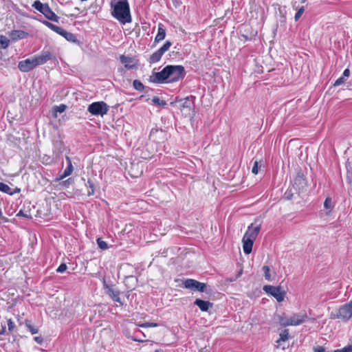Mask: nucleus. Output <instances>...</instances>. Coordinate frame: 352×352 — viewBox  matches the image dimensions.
<instances>
[{"instance_id": "1", "label": "nucleus", "mask_w": 352, "mask_h": 352, "mask_svg": "<svg viewBox=\"0 0 352 352\" xmlns=\"http://www.w3.org/2000/svg\"><path fill=\"white\" fill-rule=\"evenodd\" d=\"M112 16L121 23H131L132 21L128 0H113L111 2Z\"/></svg>"}, {"instance_id": "2", "label": "nucleus", "mask_w": 352, "mask_h": 352, "mask_svg": "<svg viewBox=\"0 0 352 352\" xmlns=\"http://www.w3.org/2000/svg\"><path fill=\"white\" fill-rule=\"evenodd\" d=\"M168 75V82H174L184 78L186 75L185 69L182 65H167Z\"/></svg>"}, {"instance_id": "3", "label": "nucleus", "mask_w": 352, "mask_h": 352, "mask_svg": "<svg viewBox=\"0 0 352 352\" xmlns=\"http://www.w3.org/2000/svg\"><path fill=\"white\" fill-rule=\"evenodd\" d=\"M182 287L195 292H211V289H208L207 285L201 283L192 278H187L182 280Z\"/></svg>"}, {"instance_id": "4", "label": "nucleus", "mask_w": 352, "mask_h": 352, "mask_svg": "<svg viewBox=\"0 0 352 352\" xmlns=\"http://www.w3.org/2000/svg\"><path fill=\"white\" fill-rule=\"evenodd\" d=\"M109 110V105L104 101L94 102L88 106L87 111L93 116L103 117Z\"/></svg>"}, {"instance_id": "5", "label": "nucleus", "mask_w": 352, "mask_h": 352, "mask_svg": "<svg viewBox=\"0 0 352 352\" xmlns=\"http://www.w3.org/2000/svg\"><path fill=\"white\" fill-rule=\"evenodd\" d=\"M263 289L266 294L274 297L278 302H280L284 300L286 293L280 286L275 287L266 285L263 287Z\"/></svg>"}, {"instance_id": "6", "label": "nucleus", "mask_w": 352, "mask_h": 352, "mask_svg": "<svg viewBox=\"0 0 352 352\" xmlns=\"http://www.w3.org/2000/svg\"><path fill=\"white\" fill-rule=\"evenodd\" d=\"M171 45L172 43L170 41H166L159 50L150 56L148 59L149 63L153 64L159 62L164 54L170 49Z\"/></svg>"}, {"instance_id": "7", "label": "nucleus", "mask_w": 352, "mask_h": 352, "mask_svg": "<svg viewBox=\"0 0 352 352\" xmlns=\"http://www.w3.org/2000/svg\"><path fill=\"white\" fill-rule=\"evenodd\" d=\"M352 316V308L351 306L347 303L342 305L337 311L336 314H331L332 318H341L343 320L347 321Z\"/></svg>"}, {"instance_id": "8", "label": "nucleus", "mask_w": 352, "mask_h": 352, "mask_svg": "<svg viewBox=\"0 0 352 352\" xmlns=\"http://www.w3.org/2000/svg\"><path fill=\"white\" fill-rule=\"evenodd\" d=\"M149 80L153 83H164L168 82V75L166 66L164 67L161 72H153V74L149 78Z\"/></svg>"}, {"instance_id": "9", "label": "nucleus", "mask_w": 352, "mask_h": 352, "mask_svg": "<svg viewBox=\"0 0 352 352\" xmlns=\"http://www.w3.org/2000/svg\"><path fill=\"white\" fill-rule=\"evenodd\" d=\"M36 67L35 60L33 57L21 60L18 63V68L21 72H29Z\"/></svg>"}, {"instance_id": "10", "label": "nucleus", "mask_w": 352, "mask_h": 352, "mask_svg": "<svg viewBox=\"0 0 352 352\" xmlns=\"http://www.w3.org/2000/svg\"><path fill=\"white\" fill-rule=\"evenodd\" d=\"M195 100V96H187L185 98L180 99V100H177V98L176 101H178V102H181L180 108H181L182 111V110H185V109H187L188 111H190L192 109V108L193 109V110H192L193 113H192V117H193L195 116V111H194Z\"/></svg>"}, {"instance_id": "11", "label": "nucleus", "mask_w": 352, "mask_h": 352, "mask_svg": "<svg viewBox=\"0 0 352 352\" xmlns=\"http://www.w3.org/2000/svg\"><path fill=\"white\" fill-rule=\"evenodd\" d=\"M293 186L298 190L299 192L305 190L307 186V182L302 173L298 172L294 178Z\"/></svg>"}, {"instance_id": "12", "label": "nucleus", "mask_w": 352, "mask_h": 352, "mask_svg": "<svg viewBox=\"0 0 352 352\" xmlns=\"http://www.w3.org/2000/svg\"><path fill=\"white\" fill-rule=\"evenodd\" d=\"M257 219L255 220L254 223H251L245 233L244 236L255 240L261 230V223L256 224Z\"/></svg>"}, {"instance_id": "13", "label": "nucleus", "mask_w": 352, "mask_h": 352, "mask_svg": "<svg viewBox=\"0 0 352 352\" xmlns=\"http://www.w3.org/2000/svg\"><path fill=\"white\" fill-rule=\"evenodd\" d=\"M53 58L52 54L49 51L43 50L39 55L34 56L36 67L47 63Z\"/></svg>"}, {"instance_id": "14", "label": "nucleus", "mask_w": 352, "mask_h": 352, "mask_svg": "<svg viewBox=\"0 0 352 352\" xmlns=\"http://www.w3.org/2000/svg\"><path fill=\"white\" fill-rule=\"evenodd\" d=\"M104 287L107 289V294L116 302L120 303L121 305L122 302L120 298V292L119 290L113 289V286L108 285L105 281H104Z\"/></svg>"}, {"instance_id": "15", "label": "nucleus", "mask_w": 352, "mask_h": 352, "mask_svg": "<svg viewBox=\"0 0 352 352\" xmlns=\"http://www.w3.org/2000/svg\"><path fill=\"white\" fill-rule=\"evenodd\" d=\"M307 318L306 314H294L289 318V323H286V324H291V326H296L303 323L305 321V319Z\"/></svg>"}, {"instance_id": "16", "label": "nucleus", "mask_w": 352, "mask_h": 352, "mask_svg": "<svg viewBox=\"0 0 352 352\" xmlns=\"http://www.w3.org/2000/svg\"><path fill=\"white\" fill-rule=\"evenodd\" d=\"M254 241L255 240H254L252 239L245 237V236H243V239H242L243 248V252L245 254H249L251 253Z\"/></svg>"}, {"instance_id": "17", "label": "nucleus", "mask_w": 352, "mask_h": 352, "mask_svg": "<svg viewBox=\"0 0 352 352\" xmlns=\"http://www.w3.org/2000/svg\"><path fill=\"white\" fill-rule=\"evenodd\" d=\"M194 304L199 307V308L202 311H207L209 309V308H211L213 306V304L212 302L199 298H197L195 300Z\"/></svg>"}, {"instance_id": "18", "label": "nucleus", "mask_w": 352, "mask_h": 352, "mask_svg": "<svg viewBox=\"0 0 352 352\" xmlns=\"http://www.w3.org/2000/svg\"><path fill=\"white\" fill-rule=\"evenodd\" d=\"M42 14L49 20L58 22L59 17L52 11L49 5L46 6Z\"/></svg>"}, {"instance_id": "19", "label": "nucleus", "mask_w": 352, "mask_h": 352, "mask_svg": "<svg viewBox=\"0 0 352 352\" xmlns=\"http://www.w3.org/2000/svg\"><path fill=\"white\" fill-rule=\"evenodd\" d=\"M65 159L67 162V167L65 169L63 174L59 175V177L57 179L58 180L63 179L65 177L70 175L73 171L74 168L70 157L69 156H66Z\"/></svg>"}, {"instance_id": "20", "label": "nucleus", "mask_w": 352, "mask_h": 352, "mask_svg": "<svg viewBox=\"0 0 352 352\" xmlns=\"http://www.w3.org/2000/svg\"><path fill=\"white\" fill-rule=\"evenodd\" d=\"M28 36V32H26L23 30H12L10 33V36L11 39L13 41L23 39V38H26Z\"/></svg>"}, {"instance_id": "21", "label": "nucleus", "mask_w": 352, "mask_h": 352, "mask_svg": "<svg viewBox=\"0 0 352 352\" xmlns=\"http://www.w3.org/2000/svg\"><path fill=\"white\" fill-rule=\"evenodd\" d=\"M120 59L121 63L124 64V67L126 69H131L135 67L134 60L132 58L125 56L124 55H122L120 56Z\"/></svg>"}, {"instance_id": "22", "label": "nucleus", "mask_w": 352, "mask_h": 352, "mask_svg": "<svg viewBox=\"0 0 352 352\" xmlns=\"http://www.w3.org/2000/svg\"><path fill=\"white\" fill-rule=\"evenodd\" d=\"M166 36V29L164 28V25L159 23L157 34L155 38V43H159L164 39Z\"/></svg>"}, {"instance_id": "23", "label": "nucleus", "mask_w": 352, "mask_h": 352, "mask_svg": "<svg viewBox=\"0 0 352 352\" xmlns=\"http://www.w3.org/2000/svg\"><path fill=\"white\" fill-rule=\"evenodd\" d=\"M59 35H61L63 36L67 41L72 42V43H76L78 42V40L76 38V36L75 34L68 32L63 28L61 29L60 32L58 33Z\"/></svg>"}, {"instance_id": "24", "label": "nucleus", "mask_w": 352, "mask_h": 352, "mask_svg": "<svg viewBox=\"0 0 352 352\" xmlns=\"http://www.w3.org/2000/svg\"><path fill=\"white\" fill-rule=\"evenodd\" d=\"M24 323L27 329L30 331L32 334H36L38 332V328L32 324L31 320H25Z\"/></svg>"}, {"instance_id": "25", "label": "nucleus", "mask_w": 352, "mask_h": 352, "mask_svg": "<svg viewBox=\"0 0 352 352\" xmlns=\"http://www.w3.org/2000/svg\"><path fill=\"white\" fill-rule=\"evenodd\" d=\"M47 5V3H43L38 0L34 2V3L32 4V7L38 12H40L41 13H42Z\"/></svg>"}, {"instance_id": "26", "label": "nucleus", "mask_w": 352, "mask_h": 352, "mask_svg": "<svg viewBox=\"0 0 352 352\" xmlns=\"http://www.w3.org/2000/svg\"><path fill=\"white\" fill-rule=\"evenodd\" d=\"M85 186L89 188L87 192V195L89 197L94 195L95 193V185L93 181L90 179H88L87 182L86 183Z\"/></svg>"}, {"instance_id": "27", "label": "nucleus", "mask_w": 352, "mask_h": 352, "mask_svg": "<svg viewBox=\"0 0 352 352\" xmlns=\"http://www.w3.org/2000/svg\"><path fill=\"white\" fill-rule=\"evenodd\" d=\"M280 338L276 341L278 344L280 342H285L289 339V330L287 329H284L279 335Z\"/></svg>"}, {"instance_id": "28", "label": "nucleus", "mask_w": 352, "mask_h": 352, "mask_svg": "<svg viewBox=\"0 0 352 352\" xmlns=\"http://www.w3.org/2000/svg\"><path fill=\"white\" fill-rule=\"evenodd\" d=\"M43 24H45L47 27H48L49 28H50L52 30L56 32L57 34H58L62 29V28L57 26L47 21H44Z\"/></svg>"}, {"instance_id": "29", "label": "nucleus", "mask_w": 352, "mask_h": 352, "mask_svg": "<svg viewBox=\"0 0 352 352\" xmlns=\"http://www.w3.org/2000/svg\"><path fill=\"white\" fill-rule=\"evenodd\" d=\"M133 87L135 90L139 91H142L145 89V86L139 80H134L133 81Z\"/></svg>"}, {"instance_id": "30", "label": "nucleus", "mask_w": 352, "mask_h": 352, "mask_svg": "<svg viewBox=\"0 0 352 352\" xmlns=\"http://www.w3.org/2000/svg\"><path fill=\"white\" fill-rule=\"evenodd\" d=\"M10 43V40L3 35H0V45L2 49H6Z\"/></svg>"}, {"instance_id": "31", "label": "nucleus", "mask_w": 352, "mask_h": 352, "mask_svg": "<svg viewBox=\"0 0 352 352\" xmlns=\"http://www.w3.org/2000/svg\"><path fill=\"white\" fill-rule=\"evenodd\" d=\"M324 207L327 210H332L334 207V204L331 197H327L324 202Z\"/></svg>"}, {"instance_id": "32", "label": "nucleus", "mask_w": 352, "mask_h": 352, "mask_svg": "<svg viewBox=\"0 0 352 352\" xmlns=\"http://www.w3.org/2000/svg\"><path fill=\"white\" fill-rule=\"evenodd\" d=\"M0 191L12 195L11 188L9 187L8 185L3 182H0Z\"/></svg>"}, {"instance_id": "33", "label": "nucleus", "mask_w": 352, "mask_h": 352, "mask_svg": "<svg viewBox=\"0 0 352 352\" xmlns=\"http://www.w3.org/2000/svg\"><path fill=\"white\" fill-rule=\"evenodd\" d=\"M278 322L283 327L291 326V324H286V323H289V318H287L283 316H278Z\"/></svg>"}, {"instance_id": "34", "label": "nucleus", "mask_w": 352, "mask_h": 352, "mask_svg": "<svg viewBox=\"0 0 352 352\" xmlns=\"http://www.w3.org/2000/svg\"><path fill=\"white\" fill-rule=\"evenodd\" d=\"M97 244L98 247L102 250H107L108 248V244L101 238H98L97 239Z\"/></svg>"}, {"instance_id": "35", "label": "nucleus", "mask_w": 352, "mask_h": 352, "mask_svg": "<svg viewBox=\"0 0 352 352\" xmlns=\"http://www.w3.org/2000/svg\"><path fill=\"white\" fill-rule=\"evenodd\" d=\"M263 270L264 272V276L265 278L267 280H270L271 278V274H270V267L267 265H264L263 267Z\"/></svg>"}, {"instance_id": "36", "label": "nucleus", "mask_w": 352, "mask_h": 352, "mask_svg": "<svg viewBox=\"0 0 352 352\" xmlns=\"http://www.w3.org/2000/svg\"><path fill=\"white\" fill-rule=\"evenodd\" d=\"M152 101L155 104H157L158 106H165L166 104V101L164 100H160L158 97L157 96H155L153 97V98L152 99Z\"/></svg>"}, {"instance_id": "37", "label": "nucleus", "mask_w": 352, "mask_h": 352, "mask_svg": "<svg viewBox=\"0 0 352 352\" xmlns=\"http://www.w3.org/2000/svg\"><path fill=\"white\" fill-rule=\"evenodd\" d=\"M17 217H23L27 219H32V216L30 214L29 211H25L23 210H20L19 212L16 214Z\"/></svg>"}, {"instance_id": "38", "label": "nucleus", "mask_w": 352, "mask_h": 352, "mask_svg": "<svg viewBox=\"0 0 352 352\" xmlns=\"http://www.w3.org/2000/svg\"><path fill=\"white\" fill-rule=\"evenodd\" d=\"M305 12V8L303 6H302L301 8H300L298 11L296 12L295 16H294V20L296 21H298L299 19L301 17V16L302 15V14L304 13Z\"/></svg>"}, {"instance_id": "39", "label": "nucleus", "mask_w": 352, "mask_h": 352, "mask_svg": "<svg viewBox=\"0 0 352 352\" xmlns=\"http://www.w3.org/2000/svg\"><path fill=\"white\" fill-rule=\"evenodd\" d=\"M66 107H67L65 104H62L58 106H55L54 107V109L55 112L63 113L65 111Z\"/></svg>"}, {"instance_id": "40", "label": "nucleus", "mask_w": 352, "mask_h": 352, "mask_svg": "<svg viewBox=\"0 0 352 352\" xmlns=\"http://www.w3.org/2000/svg\"><path fill=\"white\" fill-rule=\"evenodd\" d=\"M333 352H352V344L347 345L340 349H336Z\"/></svg>"}, {"instance_id": "41", "label": "nucleus", "mask_w": 352, "mask_h": 352, "mask_svg": "<svg viewBox=\"0 0 352 352\" xmlns=\"http://www.w3.org/2000/svg\"><path fill=\"white\" fill-rule=\"evenodd\" d=\"M293 197V192L292 189H287L285 194H284V198L287 200H290L292 199Z\"/></svg>"}, {"instance_id": "42", "label": "nucleus", "mask_w": 352, "mask_h": 352, "mask_svg": "<svg viewBox=\"0 0 352 352\" xmlns=\"http://www.w3.org/2000/svg\"><path fill=\"white\" fill-rule=\"evenodd\" d=\"M7 322H8V331L10 332H12L13 331V329H14V327H15V324L12 320V319L8 320Z\"/></svg>"}, {"instance_id": "43", "label": "nucleus", "mask_w": 352, "mask_h": 352, "mask_svg": "<svg viewBox=\"0 0 352 352\" xmlns=\"http://www.w3.org/2000/svg\"><path fill=\"white\" fill-rule=\"evenodd\" d=\"M252 173L256 175L258 173V162L257 160H254V166L252 169Z\"/></svg>"}, {"instance_id": "44", "label": "nucleus", "mask_w": 352, "mask_h": 352, "mask_svg": "<svg viewBox=\"0 0 352 352\" xmlns=\"http://www.w3.org/2000/svg\"><path fill=\"white\" fill-rule=\"evenodd\" d=\"M344 81H345V78L343 76H341L336 80V82L333 84V86L338 87V86L342 85V83H344Z\"/></svg>"}, {"instance_id": "45", "label": "nucleus", "mask_w": 352, "mask_h": 352, "mask_svg": "<svg viewBox=\"0 0 352 352\" xmlns=\"http://www.w3.org/2000/svg\"><path fill=\"white\" fill-rule=\"evenodd\" d=\"M67 265L65 263H61L57 268L56 272L58 273H63L67 270Z\"/></svg>"}, {"instance_id": "46", "label": "nucleus", "mask_w": 352, "mask_h": 352, "mask_svg": "<svg viewBox=\"0 0 352 352\" xmlns=\"http://www.w3.org/2000/svg\"><path fill=\"white\" fill-rule=\"evenodd\" d=\"M141 327H157V323H153V322H146L138 325Z\"/></svg>"}, {"instance_id": "47", "label": "nucleus", "mask_w": 352, "mask_h": 352, "mask_svg": "<svg viewBox=\"0 0 352 352\" xmlns=\"http://www.w3.org/2000/svg\"><path fill=\"white\" fill-rule=\"evenodd\" d=\"M313 351L314 352H325L326 350H325V348L322 346H316L313 348Z\"/></svg>"}, {"instance_id": "48", "label": "nucleus", "mask_w": 352, "mask_h": 352, "mask_svg": "<svg viewBox=\"0 0 352 352\" xmlns=\"http://www.w3.org/2000/svg\"><path fill=\"white\" fill-rule=\"evenodd\" d=\"M34 340L36 342H37L38 344H42V343H43V337H42V336H35V337L34 338Z\"/></svg>"}, {"instance_id": "49", "label": "nucleus", "mask_w": 352, "mask_h": 352, "mask_svg": "<svg viewBox=\"0 0 352 352\" xmlns=\"http://www.w3.org/2000/svg\"><path fill=\"white\" fill-rule=\"evenodd\" d=\"M21 192V188H18V187H16L14 189H12L11 188V192H12V195L16 194V193H19Z\"/></svg>"}, {"instance_id": "50", "label": "nucleus", "mask_w": 352, "mask_h": 352, "mask_svg": "<svg viewBox=\"0 0 352 352\" xmlns=\"http://www.w3.org/2000/svg\"><path fill=\"white\" fill-rule=\"evenodd\" d=\"M349 75H350V70L349 69H344V71L343 72V74H342V76L344 78H345V77H349Z\"/></svg>"}, {"instance_id": "51", "label": "nucleus", "mask_w": 352, "mask_h": 352, "mask_svg": "<svg viewBox=\"0 0 352 352\" xmlns=\"http://www.w3.org/2000/svg\"><path fill=\"white\" fill-rule=\"evenodd\" d=\"M6 333V326H2V328L0 331V335H3Z\"/></svg>"}, {"instance_id": "52", "label": "nucleus", "mask_w": 352, "mask_h": 352, "mask_svg": "<svg viewBox=\"0 0 352 352\" xmlns=\"http://www.w3.org/2000/svg\"><path fill=\"white\" fill-rule=\"evenodd\" d=\"M70 179H68L65 181H64L63 183V185L65 186H67L68 185H69L70 184Z\"/></svg>"}, {"instance_id": "53", "label": "nucleus", "mask_w": 352, "mask_h": 352, "mask_svg": "<svg viewBox=\"0 0 352 352\" xmlns=\"http://www.w3.org/2000/svg\"><path fill=\"white\" fill-rule=\"evenodd\" d=\"M348 305H349L350 306H351V308H352V299L351 300V301L347 303Z\"/></svg>"}, {"instance_id": "54", "label": "nucleus", "mask_w": 352, "mask_h": 352, "mask_svg": "<svg viewBox=\"0 0 352 352\" xmlns=\"http://www.w3.org/2000/svg\"><path fill=\"white\" fill-rule=\"evenodd\" d=\"M144 97V95H142V96H140L139 97V99H140V100H142Z\"/></svg>"}, {"instance_id": "55", "label": "nucleus", "mask_w": 352, "mask_h": 352, "mask_svg": "<svg viewBox=\"0 0 352 352\" xmlns=\"http://www.w3.org/2000/svg\"><path fill=\"white\" fill-rule=\"evenodd\" d=\"M2 217V212H1V210L0 209V218Z\"/></svg>"}, {"instance_id": "56", "label": "nucleus", "mask_w": 352, "mask_h": 352, "mask_svg": "<svg viewBox=\"0 0 352 352\" xmlns=\"http://www.w3.org/2000/svg\"><path fill=\"white\" fill-rule=\"evenodd\" d=\"M306 1H307V0H301V2H302V3H305V2H306Z\"/></svg>"}]
</instances>
